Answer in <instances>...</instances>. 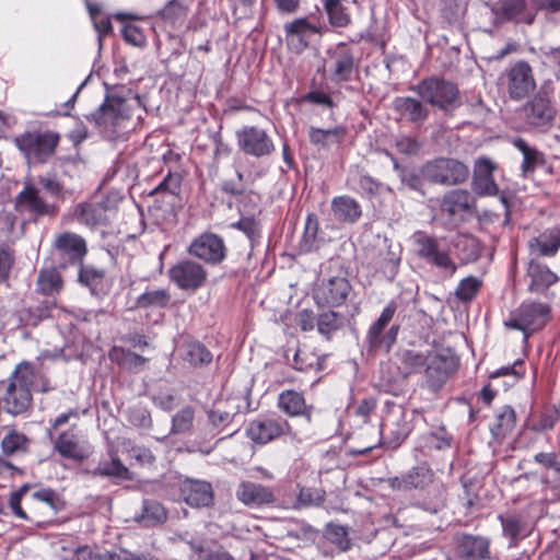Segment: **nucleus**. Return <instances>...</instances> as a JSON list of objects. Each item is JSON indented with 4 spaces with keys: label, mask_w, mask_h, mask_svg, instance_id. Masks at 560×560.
I'll use <instances>...</instances> for the list:
<instances>
[{
    "label": "nucleus",
    "mask_w": 560,
    "mask_h": 560,
    "mask_svg": "<svg viewBox=\"0 0 560 560\" xmlns=\"http://www.w3.org/2000/svg\"><path fill=\"white\" fill-rule=\"evenodd\" d=\"M35 375V368L32 363L21 362L16 365L2 395L3 408L8 413L16 417L31 408Z\"/></svg>",
    "instance_id": "f257e3e1"
},
{
    "label": "nucleus",
    "mask_w": 560,
    "mask_h": 560,
    "mask_svg": "<svg viewBox=\"0 0 560 560\" xmlns=\"http://www.w3.org/2000/svg\"><path fill=\"white\" fill-rule=\"evenodd\" d=\"M424 103L443 112H452L460 105V95L456 84L438 77L421 80L411 88Z\"/></svg>",
    "instance_id": "f03ea898"
},
{
    "label": "nucleus",
    "mask_w": 560,
    "mask_h": 560,
    "mask_svg": "<svg viewBox=\"0 0 560 560\" xmlns=\"http://www.w3.org/2000/svg\"><path fill=\"white\" fill-rule=\"evenodd\" d=\"M60 135L52 130L25 131L14 138L16 148L24 154L30 163H46L56 151Z\"/></svg>",
    "instance_id": "7ed1b4c3"
},
{
    "label": "nucleus",
    "mask_w": 560,
    "mask_h": 560,
    "mask_svg": "<svg viewBox=\"0 0 560 560\" xmlns=\"http://www.w3.org/2000/svg\"><path fill=\"white\" fill-rule=\"evenodd\" d=\"M396 311L397 303L388 302L378 318L368 329L365 341L370 351L388 353L395 345L399 325H392L387 330L386 327L394 318Z\"/></svg>",
    "instance_id": "20e7f679"
},
{
    "label": "nucleus",
    "mask_w": 560,
    "mask_h": 560,
    "mask_svg": "<svg viewBox=\"0 0 560 560\" xmlns=\"http://www.w3.org/2000/svg\"><path fill=\"white\" fill-rule=\"evenodd\" d=\"M458 366V358L450 349L428 352L423 369L424 386L438 393Z\"/></svg>",
    "instance_id": "39448f33"
},
{
    "label": "nucleus",
    "mask_w": 560,
    "mask_h": 560,
    "mask_svg": "<svg viewBox=\"0 0 560 560\" xmlns=\"http://www.w3.org/2000/svg\"><path fill=\"white\" fill-rule=\"evenodd\" d=\"M424 179L444 186H454L466 182L469 168L456 159L440 158L428 161L421 167Z\"/></svg>",
    "instance_id": "423d86ee"
},
{
    "label": "nucleus",
    "mask_w": 560,
    "mask_h": 560,
    "mask_svg": "<svg viewBox=\"0 0 560 560\" xmlns=\"http://www.w3.org/2000/svg\"><path fill=\"white\" fill-rule=\"evenodd\" d=\"M550 318V307L546 303L523 302L511 313L505 326L523 331L525 338L529 334L541 329Z\"/></svg>",
    "instance_id": "0eeeda50"
},
{
    "label": "nucleus",
    "mask_w": 560,
    "mask_h": 560,
    "mask_svg": "<svg viewBox=\"0 0 560 560\" xmlns=\"http://www.w3.org/2000/svg\"><path fill=\"white\" fill-rule=\"evenodd\" d=\"M553 89L549 83L540 85L536 94L523 106L525 121L534 127H542L552 121L556 107L552 104Z\"/></svg>",
    "instance_id": "6e6552de"
},
{
    "label": "nucleus",
    "mask_w": 560,
    "mask_h": 560,
    "mask_svg": "<svg viewBox=\"0 0 560 560\" xmlns=\"http://www.w3.org/2000/svg\"><path fill=\"white\" fill-rule=\"evenodd\" d=\"M88 118L104 131L113 133L124 120L129 118V107L122 97L108 95L98 109Z\"/></svg>",
    "instance_id": "1a4fd4ad"
},
{
    "label": "nucleus",
    "mask_w": 560,
    "mask_h": 560,
    "mask_svg": "<svg viewBox=\"0 0 560 560\" xmlns=\"http://www.w3.org/2000/svg\"><path fill=\"white\" fill-rule=\"evenodd\" d=\"M415 245L417 255L428 264L453 275L456 271V265L452 260L448 250L441 248L439 241L422 232L415 234Z\"/></svg>",
    "instance_id": "9d476101"
},
{
    "label": "nucleus",
    "mask_w": 560,
    "mask_h": 560,
    "mask_svg": "<svg viewBox=\"0 0 560 560\" xmlns=\"http://www.w3.org/2000/svg\"><path fill=\"white\" fill-rule=\"evenodd\" d=\"M502 84L513 101L525 98L536 86L532 68L525 61H518L508 69Z\"/></svg>",
    "instance_id": "9b49d317"
},
{
    "label": "nucleus",
    "mask_w": 560,
    "mask_h": 560,
    "mask_svg": "<svg viewBox=\"0 0 560 560\" xmlns=\"http://www.w3.org/2000/svg\"><path fill=\"white\" fill-rule=\"evenodd\" d=\"M240 149L248 155L261 158L275 151V144L268 133L256 126H246L236 133Z\"/></svg>",
    "instance_id": "f8f14e48"
},
{
    "label": "nucleus",
    "mask_w": 560,
    "mask_h": 560,
    "mask_svg": "<svg viewBox=\"0 0 560 560\" xmlns=\"http://www.w3.org/2000/svg\"><path fill=\"white\" fill-rule=\"evenodd\" d=\"M168 277L179 289L196 291L205 284L208 273L200 264L182 260L168 270Z\"/></svg>",
    "instance_id": "ddd939ff"
},
{
    "label": "nucleus",
    "mask_w": 560,
    "mask_h": 560,
    "mask_svg": "<svg viewBox=\"0 0 560 560\" xmlns=\"http://www.w3.org/2000/svg\"><path fill=\"white\" fill-rule=\"evenodd\" d=\"M283 32L288 48L301 54L308 47L312 36L322 33V27L310 23L306 18H300L285 23Z\"/></svg>",
    "instance_id": "4468645a"
},
{
    "label": "nucleus",
    "mask_w": 560,
    "mask_h": 560,
    "mask_svg": "<svg viewBox=\"0 0 560 560\" xmlns=\"http://www.w3.org/2000/svg\"><path fill=\"white\" fill-rule=\"evenodd\" d=\"M350 291L351 285L347 278L332 277L317 285L314 299L319 306L336 307L346 302Z\"/></svg>",
    "instance_id": "2eb2a0df"
},
{
    "label": "nucleus",
    "mask_w": 560,
    "mask_h": 560,
    "mask_svg": "<svg viewBox=\"0 0 560 560\" xmlns=\"http://www.w3.org/2000/svg\"><path fill=\"white\" fill-rule=\"evenodd\" d=\"M188 253L205 262L219 264L225 257L224 241L217 234L203 233L190 243Z\"/></svg>",
    "instance_id": "dca6fc26"
},
{
    "label": "nucleus",
    "mask_w": 560,
    "mask_h": 560,
    "mask_svg": "<svg viewBox=\"0 0 560 560\" xmlns=\"http://www.w3.org/2000/svg\"><path fill=\"white\" fill-rule=\"evenodd\" d=\"M435 479L434 471L425 464L412 467L401 476L390 477L386 480L389 488L396 491H410L424 489Z\"/></svg>",
    "instance_id": "f3484780"
},
{
    "label": "nucleus",
    "mask_w": 560,
    "mask_h": 560,
    "mask_svg": "<svg viewBox=\"0 0 560 560\" xmlns=\"http://www.w3.org/2000/svg\"><path fill=\"white\" fill-rule=\"evenodd\" d=\"M115 211V202L106 198L100 202L78 203L73 209V218L88 226L105 225Z\"/></svg>",
    "instance_id": "a211bd4d"
},
{
    "label": "nucleus",
    "mask_w": 560,
    "mask_h": 560,
    "mask_svg": "<svg viewBox=\"0 0 560 560\" xmlns=\"http://www.w3.org/2000/svg\"><path fill=\"white\" fill-rule=\"evenodd\" d=\"M327 65L334 82L341 83L351 80L355 66L350 47L341 43L330 49Z\"/></svg>",
    "instance_id": "6ab92c4d"
},
{
    "label": "nucleus",
    "mask_w": 560,
    "mask_h": 560,
    "mask_svg": "<svg viewBox=\"0 0 560 560\" xmlns=\"http://www.w3.org/2000/svg\"><path fill=\"white\" fill-rule=\"evenodd\" d=\"M492 11L501 22L532 24L536 18L535 8L528 5L526 0H499L494 3Z\"/></svg>",
    "instance_id": "aec40b11"
},
{
    "label": "nucleus",
    "mask_w": 560,
    "mask_h": 560,
    "mask_svg": "<svg viewBox=\"0 0 560 560\" xmlns=\"http://www.w3.org/2000/svg\"><path fill=\"white\" fill-rule=\"evenodd\" d=\"M180 497L192 508L210 506L214 500L210 482L198 479H185L179 487Z\"/></svg>",
    "instance_id": "412c9836"
},
{
    "label": "nucleus",
    "mask_w": 560,
    "mask_h": 560,
    "mask_svg": "<svg viewBox=\"0 0 560 560\" xmlns=\"http://www.w3.org/2000/svg\"><path fill=\"white\" fill-rule=\"evenodd\" d=\"M290 430L287 421L275 419L254 420L246 428L247 436L257 444H267Z\"/></svg>",
    "instance_id": "4be33fe9"
},
{
    "label": "nucleus",
    "mask_w": 560,
    "mask_h": 560,
    "mask_svg": "<svg viewBox=\"0 0 560 560\" xmlns=\"http://www.w3.org/2000/svg\"><path fill=\"white\" fill-rule=\"evenodd\" d=\"M497 168L495 164L488 158H480L476 161L474 176H472V190L479 196H495L499 192V187L493 179V171Z\"/></svg>",
    "instance_id": "5701e85b"
},
{
    "label": "nucleus",
    "mask_w": 560,
    "mask_h": 560,
    "mask_svg": "<svg viewBox=\"0 0 560 560\" xmlns=\"http://www.w3.org/2000/svg\"><path fill=\"white\" fill-rule=\"evenodd\" d=\"M14 207L18 212L35 215L51 214L54 209L40 196L36 187L25 184L24 188L16 195Z\"/></svg>",
    "instance_id": "b1692460"
},
{
    "label": "nucleus",
    "mask_w": 560,
    "mask_h": 560,
    "mask_svg": "<svg viewBox=\"0 0 560 560\" xmlns=\"http://www.w3.org/2000/svg\"><path fill=\"white\" fill-rule=\"evenodd\" d=\"M235 495L238 501L249 508L271 504L276 500L269 487L252 481H242L236 489Z\"/></svg>",
    "instance_id": "393cba45"
},
{
    "label": "nucleus",
    "mask_w": 560,
    "mask_h": 560,
    "mask_svg": "<svg viewBox=\"0 0 560 560\" xmlns=\"http://www.w3.org/2000/svg\"><path fill=\"white\" fill-rule=\"evenodd\" d=\"M393 109L401 119L417 126H422L429 117V108L423 101L411 96L395 97L393 101Z\"/></svg>",
    "instance_id": "a878e982"
},
{
    "label": "nucleus",
    "mask_w": 560,
    "mask_h": 560,
    "mask_svg": "<svg viewBox=\"0 0 560 560\" xmlns=\"http://www.w3.org/2000/svg\"><path fill=\"white\" fill-rule=\"evenodd\" d=\"M278 408L289 417H303L310 423L312 421L313 406L307 405L304 395L293 389H287L279 394Z\"/></svg>",
    "instance_id": "bb28decb"
},
{
    "label": "nucleus",
    "mask_w": 560,
    "mask_h": 560,
    "mask_svg": "<svg viewBox=\"0 0 560 560\" xmlns=\"http://www.w3.org/2000/svg\"><path fill=\"white\" fill-rule=\"evenodd\" d=\"M182 539L190 547L196 560H233V557L215 542H209L200 536L185 533Z\"/></svg>",
    "instance_id": "cd10ccee"
},
{
    "label": "nucleus",
    "mask_w": 560,
    "mask_h": 560,
    "mask_svg": "<svg viewBox=\"0 0 560 560\" xmlns=\"http://www.w3.org/2000/svg\"><path fill=\"white\" fill-rule=\"evenodd\" d=\"M55 247L60 257L71 264L81 261L86 254L85 241L72 232H65L57 236Z\"/></svg>",
    "instance_id": "c85d7f7f"
},
{
    "label": "nucleus",
    "mask_w": 560,
    "mask_h": 560,
    "mask_svg": "<svg viewBox=\"0 0 560 560\" xmlns=\"http://www.w3.org/2000/svg\"><path fill=\"white\" fill-rule=\"evenodd\" d=\"M54 448L61 457L82 460L88 456L81 436L73 428L61 432L54 441Z\"/></svg>",
    "instance_id": "c756f323"
},
{
    "label": "nucleus",
    "mask_w": 560,
    "mask_h": 560,
    "mask_svg": "<svg viewBox=\"0 0 560 560\" xmlns=\"http://www.w3.org/2000/svg\"><path fill=\"white\" fill-rule=\"evenodd\" d=\"M458 553L466 560H486L490 558L489 540L481 536H456Z\"/></svg>",
    "instance_id": "7c9ffc66"
},
{
    "label": "nucleus",
    "mask_w": 560,
    "mask_h": 560,
    "mask_svg": "<svg viewBox=\"0 0 560 560\" xmlns=\"http://www.w3.org/2000/svg\"><path fill=\"white\" fill-rule=\"evenodd\" d=\"M334 218L341 223H354L362 215L360 203L350 196H338L331 200Z\"/></svg>",
    "instance_id": "2f4dec72"
},
{
    "label": "nucleus",
    "mask_w": 560,
    "mask_h": 560,
    "mask_svg": "<svg viewBox=\"0 0 560 560\" xmlns=\"http://www.w3.org/2000/svg\"><path fill=\"white\" fill-rule=\"evenodd\" d=\"M472 198L465 189H453L446 192L440 203L443 213L455 217L468 211L471 208Z\"/></svg>",
    "instance_id": "473e14b6"
},
{
    "label": "nucleus",
    "mask_w": 560,
    "mask_h": 560,
    "mask_svg": "<svg viewBox=\"0 0 560 560\" xmlns=\"http://www.w3.org/2000/svg\"><path fill=\"white\" fill-rule=\"evenodd\" d=\"M347 130L342 126H336L330 129H322L311 126L308 128L310 142L317 149H329L335 144L342 142Z\"/></svg>",
    "instance_id": "72a5a7b5"
},
{
    "label": "nucleus",
    "mask_w": 560,
    "mask_h": 560,
    "mask_svg": "<svg viewBox=\"0 0 560 560\" xmlns=\"http://www.w3.org/2000/svg\"><path fill=\"white\" fill-rule=\"evenodd\" d=\"M530 278L528 289L530 292H542L557 282L558 277L545 265L530 261L527 268Z\"/></svg>",
    "instance_id": "f704fd0d"
},
{
    "label": "nucleus",
    "mask_w": 560,
    "mask_h": 560,
    "mask_svg": "<svg viewBox=\"0 0 560 560\" xmlns=\"http://www.w3.org/2000/svg\"><path fill=\"white\" fill-rule=\"evenodd\" d=\"M516 415L512 407L503 406L495 415L490 423V431L495 441L504 439L515 427Z\"/></svg>",
    "instance_id": "c9c22d12"
},
{
    "label": "nucleus",
    "mask_w": 560,
    "mask_h": 560,
    "mask_svg": "<svg viewBox=\"0 0 560 560\" xmlns=\"http://www.w3.org/2000/svg\"><path fill=\"white\" fill-rule=\"evenodd\" d=\"M94 475L102 477L116 478L120 480H130L132 475L129 469L120 462L116 454L109 453L108 458L102 459L94 469Z\"/></svg>",
    "instance_id": "e433bc0d"
},
{
    "label": "nucleus",
    "mask_w": 560,
    "mask_h": 560,
    "mask_svg": "<svg viewBox=\"0 0 560 560\" xmlns=\"http://www.w3.org/2000/svg\"><path fill=\"white\" fill-rule=\"evenodd\" d=\"M383 425L390 431L395 441L405 440L411 432L410 423L406 420L405 411L401 407L393 409L385 418Z\"/></svg>",
    "instance_id": "4c0bfd02"
},
{
    "label": "nucleus",
    "mask_w": 560,
    "mask_h": 560,
    "mask_svg": "<svg viewBox=\"0 0 560 560\" xmlns=\"http://www.w3.org/2000/svg\"><path fill=\"white\" fill-rule=\"evenodd\" d=\"M513 145L523 155L521 168L524 174L533 173L538 165L545 163L544 154L536 148L530 147L524 139H514Z\"/></svg>",
    "instance_id": "58836bf2"
},
{
    "label": "nucleus",
    "mask_w": 560,
    "mask_h": 560,
    "mask_svg": "<svg viewBox=\"0 0 560 560\" xmlns=\"http://www.w3.org/2000/svg\"><path fill=\"white\" fill-rule=\"evenodd\" d=\"M533 250L539 255H553L560 247V226L545 231L530 243Z\"/></svg>",
    "instance_id": "ea45409f"
},
{
    "label": "nucleus",
    "mask_w": 560,
    "mask_h": 560,
    "mask_svg": "<svg viewBox=\"0 0 560 560\" xmlns=\"http://www.w3.org/2000/svg\"><path fill=\"white\" fill-rule=\"evenodd\" d=\"M37 291L44 295H54L60 292L62 280L55 268L40 270L37 277Z\"/></svg>",
    "instance_id": "a19ab883"
},
{
    "label": "nucleus",
    "mask_w": 560,
    "mask_h": 560,
    "mask_svg": "<svg viewBox=\"0 0 560 560\" xmlns=\"http://www.w3.org/2000/svg\"><path fill=\"white\" fill-rule=\"evenodd\" d=\"M324 9L331 26L346 27L350 24L351 16L342 0H324Z\"/></svg>",
    "instance_id": "79ce46f5"
},
{
    "label": "nucleus",
    "mask_w": 560,
    "mask_h": 560,
    "mask_svg": "<svg viewBox=\"0 0 560 560\" xmlns=\"http://www.w3.org/2000/svg\"><path fill=\"white\" fill-rule=\"evenodd\" d=\"M171 300V295L165 289L147 291L139 295L136 300V306L139 308H162L165 307Z\"/></svg>",
    "instance_id": "37998d69"
},
{
    "label": "nucleus",
    "mask_w": 560,
    "mask_h": 560,
    "mask_svg": "<svg viewBox=\"0 0 560 560\" xmlns=\"http://www.w3.org/2000/svg\"><path fill=\"white\" fill-rule=\"evenodd\" d=\"M166 511L156 501H144L143 502V511L141 514V522L145 526H154L158 524H162L166 520Z\"/></svg>",
    "instance_id": "c03bdc74"
},
{
    "label": "nucleus",
    "mask_w": 560,
    "mask_h": 560,
    "mask_svg": "<svg viewBox=\"0 0 560 560\" xmlns=\"http://www.w3.org/2000/svg\"><path fill=\"white\" fill-rule=\"evenodd\" d=\"M105 272L91 266L81 267L79 281L89 287L93 294H97L103 289Z\"/></svg>",
    "instance_id": "a18cd8bd"
},
{
    "label": "nucleus",
    "mask_w": 560,
    "mask_h": 560,
    "mask_svg": "<svg viewBox=\"0 0 560 560\" xmlns=\"http://www.w3.org/2000/svg\"><path fill=\"white\" fill-rule=\"evenodd\" d=\"M231 226L243 232L252 247L259 243L261 229L259 222L254 217H242L237 222L232 223Z\"/></svg>",
    "instance_id": "49530a36"
},
{
    "label": "nucleus",
    "mask_w": 560,
    "mask_h": 560,
    "mask_svg": "<svg viewBox=\"0 0 560 560\" xmlns=\"http://www.w3.org/2000/svg\"><path fill=\"white\" fill-rule=\"evenodd\" d=\"M28 491V486L27 485H24L22 486L20 489H18L16 491H13L11 494H10V498H9V506L12 511V513L21 518V520H24V521H28L31 523H34L36 525H40V521L37 520L35 517V515L33 514H27L21 506V501L23 499V497L26 494V492Z\"/></svg>",
    "instance_id": "de8ad7c7"
},
{
    "label": "nucleus",
    "mask_w": 560,
    "mask_h": 560,
    "mask_svg": "<svg viewBox=\"0 0 560 560\" xmlns=\"http://www.w3.org/2000/svg\"><path fill=\"white\" fill-rule=\"evenodd\" d=\"M28 442L26 435L12 430L2 439L1 448L5 455H12L18 452H25Z\"/></svg>",
    "instance_id": "09e8293b"
},
{
    "label": "nucleus",
    "mask_w": 560,
    "mask_h": 560,
    "mask_svg": "<svg viewBox=\"0 0 560 560\" xmlns=\"http://www.w3.org/2000/svg\"><path fill=\"white\" fill-rule=\"evenodd\" d=\"M185 360L192 365H203L212 361V354L203 345L191 342L187 345Z\"/></svg>",
    "instance_id": "8fccbe9b"
},
{
    "label": "nucleus",
    "mask_w": 560,
    "mask_h": 560,
    "mask_svg": "<svg viewBox=\"0 0 560 560\" xmlns=\"http://www.w3.org/2000/svg\"><path fill=\"white\" fill-rule=\"evenodd\" d=\"M428 353L405 350L400 353V362L407 373H417L424 369Z\"/></svg>",
    "instance_id": "3c124183"
},
{
    "label": "nucleus",
    "mask_w": 560,
    "mask_h": 560,
    "mask_svg": "<svg viewBox=\"0 0 560 560\" xmlns=\"http://www.w3.org/2000/svg\"><path fill=\"white\" fill-rule=\"evenodd\" d=\"M194 422V410L191 407L180 409L172 419L171 433L180 434L189 431Z\"/></svg>",
    "instance_id": "603ef678"
},
{
    "label": "nucleus",
    "mask_w": 560,
    "mask_h": 560,
    "mask_svg": "<svg viewBox=\"0 0 560 560\" xmlns=\"http://www.w3.org/2000/svg\"><path fill=\"white\" fill-rule=\"evenodd\" d=\"M293 361L294 368L299 371L322 369V359L304 349L296 350Z\"/></svg>",
    "instance_id": "864d4df0"
},
{
    "label": "nucleus",
    "mask_w": 560,
    "mask_h": 560,
    "mask_svg": "<svg viewBox=\"0 0 560 560\" xmlns=\"http://www.w3.org/2000/svg\"><path fill=\"white\" fill-rule=\"evenodd\" d=\"M160 15L171 23L180 22L187 15V8L178 0H171L160 11Z\"/></svg>",
    "instance_id": "5fc2aeb1"
},
{
    "label": "nucleus",
    "mask_w": 560,
    "mask_h": 560,
    "mask_svg": "<svg viewBox=\"0 0 560 560\" xmlns=\"http://www.w3.org/2000/svg\"><path fill=\"white\" fill-rule=\"evenodd\" d=\"M91 19L94 27L98 33V40L102 42V37L112 32V22L109 18L102 15L98 7L94 4H88Z\"/></svg>",
    "instance_id": "6e6d98bb"
},
{
    "label": "nucleus",
    "mask_w": 560,
    "mask_h": 560,
    "mask_svg": "<svg viewBox=\"0 0 560 560\" xmlns=\"http://www.w3.org/2000/svg\"><path fill=\"white\" fill-rule=\"evenodd\" d=\"M480 285H481V282L477 278L467 277L459 282V284L456 289V292H455L456 296L460 301H465V302L470 301L475 298V295L479 291Z\"/></svg>",
    "instance_id": "4d7b16f0"
},
{
    "label": "nucleus",
    "mask_w": 560,
    "mask_h": 560,
    "mask_svg": "<svg viewBox=\"0 0 560 560\" xmlns=\"http://www.w3.org/2000/svg\"><path fill=\"white\" fill-rule=\"evenodd\" d=\"M328 539L338 546L342 551L348 550L351 547V540L348 536L347 528L341 525H329L327 527Z\"/></svg>",
    "instance_id": "13d9d810"
},
{
    "label": "nucleus",
    "mask_w": 560,
    "mask_h": 560,
    "mask_svg": "<svg viewBox=\"0 0 560 560\" xmlns=\"http://www.w3.org/2000/svg\"><path fill=\"white\" fill-rule=\"evenodd\" d=\"M340 326V319L335 312H326L319 315L317 319V330L320 335L329 338L332 331H336Z\"/></svg>",
    "instance_id": "bf43d9fd"
},
{
    "label": "nucleus",
    "mask_w": 560,
    "mask_h": 560,
    "mask_svg": "<svg viewBox=\"0 0 560 560\" xmlns=\"http://www.w3.org/2000/svg\"><path fill=\"white\" fill-rule=\"evenodd\" d=\"M325 492L317 489L302 488L298 495L296 506H318L323 504Z\"/></svg>",
    "instance_id": "052dcab7"
},
{
    "label": "nucleus",
    "mask_w": 560,
    "mask_h": 560,
    "mask_svg": "<svg viewBox=\"0 0 560 560\" xmlns=\"http://www.w3.org/2000/svg\"><path fill=\"white\" fill-rule=\"evenodd\" d=\"M122 36L125 40L132 46L142 47L145 45L147 37L141 27L138 25L128 23L122 27Z\"/></svg>",
    "instance_id": "680f3d73"
},
{
    "label": "nucleus",
    "mask_w": 560,
    "mask_h": 560,
    "mask_svg": "<svg viewBox=\"0 0 560 560\" xmlns=\"http://www.w3.org/2000/svg\"><path fill=\"white\" fill-rule=\"evenodd\" d=\"M358 189L362 195L371 197L380 192L381 184L366 174H360L358 177Z\"/></svg>",
    "instance_id": "e2e57ef3"
},
{
    "label": "nucleus",
    "mask_w": 560,
    "mask_h": 560,
    "mask_svg": "<svg viewBox=\"0 0 560 560\" xmlns=\"http://www.w3.org/2000/svg\"><path fill=\"white\" fill-rule=\"evenodd\" d=\"M236 411L223 410L219 407L209 412V420L214 427L224 428L233 420Z\"/></svg>",
    "instance_id": "0e129e2a"
},
{
    "label": "nucleus",
    "mask_w": 560,
    "mask_h": 560,
    "mask_svg": "<svg viewBox=\"0 0 560 560\" xmlns=\"http://www.w3.org/2000/svg\"><path fill=\"white\" fill-rule=\"evenodd\" d=\"M395 168L399 170V175L401 183L413 190H421L422 188V174L418 175L412 171H408L406 168H399L397 164H395Z\"/></svg>",
    "instance_id": "69168bd1"
},
{
    "label": "nucleus",
    "mask_w": 560,
    "mask_h": 560,
    "mask_svg": "<svg viewBox=\"0 0 560 560\" xmlns=\"http://www.w3.org/2000/svg\"><path fill=\"white\" fill-rule=\"evenodd\" d=\"M180 188V177L177 174H168L153 190L154 192L167 191L177 195Z\"/></svg>",
    "instance_id": "338daca9"
},
{
    "label": "nucleus",
    "mask_w": 560,
    "mask_h": 560,
    "mask_svg": "<svg viewBox=\"0 0 560 560\" xmlns=\"http://www.w3.org/2000/svg\"><path fill=\"white\" fill-rule=\"evenodd\" d=\"M396 149L402 154H416L420 150V143L416 138L401 136L396 139Z\"/></svg>",
    "instance_id": "774afa93"
}]
</instances>
